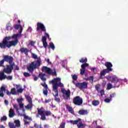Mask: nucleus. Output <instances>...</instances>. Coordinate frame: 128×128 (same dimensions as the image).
Instances as JSON below:
<instances>
[{
  "label": "nucleus",
  "instance_id": "nucleus-1",
  "mask_svg": "<svg viewBox=\"0 0 128 128\" xmlns=\"http://www.w3.org/2000/svg\"><path fill=\"white\" fill-rule=\"evenodd\" d=\"M16 30L20 28V34H14L12 36L5 38L3 40L2 42L0 43V48H10L12 46H16L18 41V40L22 36V27L20 24H16L15 26Z\"/></svg>",
  "mask_w": 128,
  "mask_h": 128
},
{
  "label": "nucleus",
  "instance_id": "nucleus-2",
  "mask_svg": "<svg viewBox=\"0 0 128 128\" xmlns=\"http://www.w3.org/2000/svg\"><path fill=\"white\" fill-rule=\"evenodd\" d=\"M61 80L62 78H56L52 80L53 85V96L54 97V100L57 102H60V99L58 98V86L64 88V84L62 83Z\"/></svg>",
  "mask_w": 128,
  "mask_h": 128
},
{
  "label": "nucleus",
  "instance_id": "nucleus-3",
  "mask_svg": "<svg viewBox=\"0 0 128 128\" xmlns=\"http://www.w3.org/2000/svg\"><path fill=\"white\" fill-rule=\"evenodd\" d=\"M32 56L34 60H37L32 62L27 67V68L30 72H32L34 68H38L40 66V62L42 60L40 57H38V56L35 54L32 53Z\"/></svg>",
  "mask_w": 128,
  "mask_h": 128
},
{
  "label": "nucleus",
  "instance_id": "nucleus-4",
  "mask_svg": "<svg viewBox=\"0 0 128 128\" xmlns=\"http://www.w3.org/2000/svg\"><path fill=\"white\" fill-rule=\"evenodd\" d=\"M107 79L114 84V88H118L120 86L124 85V82H128V79L118 78L116 76H108Z\"/></svg>",
  "mask_w": 128,
  "mask_h": 128
},
{
  "label": "nucleus",
  "instance_id": "nucleus-5",
  "mask_svg": "<svg viewBox=\"0 0 128 128\" xmlns=\"http://www.w3.org/2000/svg\"><path fill=\"white\" fill-rule=\"evenodd\" d=\"M14 108H16V112H18V116H24V122L25 124H28L32 120V118L30 117H28L27 116H26V114H24V109L22 110V113L20 114V112H18V106L17 104H14Z\"/></svg>",
  "mask_w": 128,
  "mask_h": 128
},
{
  "label": "nucleus",
  "instance_id": "nucleus-6",
  "mask_svg": "<svg viewBox=\"0 0 128 128\" xmlns=\"http://www.w3.org/2000/svg\"><path fill=\"white\" fill-rule=\"evenodd\" d=\"M38 114L41 116L40 120H46V116H48L52 114V112L50 111H46L44 108H41L40 109H38Z\"/></svg>",
  "mask_w": 128,
  "mask_h": 128
},
{
  "label": "nucleus",
  "instance_id": "nucleus-7",
  "mask_svg": "<svg viewBox=\"0 0 128 128\" xmlns=\"http://www.w3.org/2000/svg\"><path fill=\"white\" fill-rule=\"evenodd\" d=\"M104 66L107 67L106 69H104L100 72V76H102L106 75V74H108L112 70V64L110 62H106L104 64Z\"/></svg>",
  "mask_w": 128,
  "mask_h": 128
},
{
  "label": "nucleus",
  "instance_id": "nucleus-8",
  "mask_svg": "<svg viewBox=\"0 0 128 128\" xmlns=\"http://www.w3.org/2000/svg\"><path fill=\"white\" fill-rule=\"evenodd\" d=\"M36 26V31L38 32V30H42V32H44L46 36V38H48V40H50V35L48 33L46 32V27L44 26V24L38 22L37 23Z\"/></svg>",
  "mask_w": 128,
  "mask_h": 128
},
{
  "label": "nucleus",
  "instance_id": "nucleus-9",
  "mask_svg": "<svg viewBox=\"0 0 128 128\" xmlns=\"http://www.w3.org/2000/svg\"><path fill=\"white\" fill-rule=\"evenodd\" d=\"M61 92H62V96L64 100H70V90H66L64 88L61 89Z\"/></svg>",
  "mask_w": 128,
  "mask_h": 128
},
{
  "label": "nucleus",
  "instance_id": "nucleus-10",
  "mask_svg": "<svg viewBox=\"0 0 128 128\" xmlns=\"http://www.w3.org/2000/svg\"><path fill=\"white\" fill-rule=\"evenodd\" d=\"M42 72L48 74H52V76H54V74H56V70H54V72H53L50 68L46 66H43L42 68Z\"/></svg>",
  "mask_w": 128,
  "mask_h": 128
},
{
  "label": "nucleus",
  "instance_id": "nucleus-11",
  "mask_svg": "<svg viewBox=\"0 0 128 128\" xmlns=\"http://www.w3.org/2000/svg\"><path fill=\"white\" fill-rule=\"evenodd\" d=\"M73 102L76 106H80L82 104V98L78 96H76L74 98Z\"/></svg>",
  "mask_w": 128,
  "mask_h": 128
},
{
  "label": "nucleus",
  "instance_id": "nucleus-12",
  "mask_svg": "<svg viewBox=\"0 0 128 128\" xmlns=\"http://www.w3.org/2000/svg\"><path fill=\"white\" fill-rule=\"evenodd\" d=\"M4 59L5 62H9L10 66H14V63L13 62L14 58H12V57L10 56H4Z\"/></svg>",
  "mask_w": 128,
  "mask_h": 128
},
{
  "label": "nucleus",
  "instance_id": "nucleus-13",
  "mask_svg": "<svg viewBox=\"0 0 128 128\" xmlns=\"http://www.w3.org/2000/svg\"><path fill=\"white\" fill-rule=\"evenodd\" d=\"M12 70H14V65L7 66L4 69V72H6V74H12Z\"/></svg>",
  "mask_w": 128,
  "mask_h": 128
},
{
  "label": "nucleus",
  "instance_id": "nucleus-14",
  "mask_svg": "<svg viewBox=\"0 0 128 128\" xmlns=\"http://www.w3.org/2000/svg\"><path fill=\"white\" fill-rule=\"evenodd\" d=\"M76 86H78V88H79L80 90L86 88H88V83H86V82H83L82 83H77L76 84Z\"/></svg>",
  "mask_w": 128,
  "mask_h": 128
},
{
  "label": "nucleus",
  "instance_id": "nucleus-15",
  "mask_svg": "<svg viewBox=\"0 0 128 128\" xmlns=\"http://www.w3.org/2000/svg\"><path fill=\"white\" fill-rule=\"evenodd\" d=\"M114 96H116V94L113 93L112 94H110L109 98H106L104 100V102H106L107 104H110V101L112 100V98H114Z\"/></svg>",
  "mask_w": 128,
  "mask_h": 128
},
{
  "label": "nucleus",
  "instance_id": "nucleus-16",
  "mask_svg": "<svg viewBox=\"0 0 128 128\" xmlns=\"http://www.w3.org/2000/svg\"><path fill=\"white\" fill-rule=\"evenodd\" d=\"M41 84L44 86L45 88L43 91V93L45 96H48V85L46 84V82L42 83Z\"/></svg>",
  "mask_w": 128,
  "mask_h": 128
},
{
  "label": "nucleus",
  "instance_id": "nucleus-17",
  "mask_svg": "<svg viewBox=\"0 0 128 128\" xmlns=\"http://www.w3.org/2000/svg\"><path fill=\"white\" fill-rule=\"evenodd\" d=\"M14 86H15V88H16L18 92L22 93V92H24V89L22 88V86H20V84H18V85L14 84Z\"/></svg>",
  "mask_w": 128,
  "mask_h": 128
},
{
  "label": "nucleus",
  "instance_id": "nucleus-18",
  "mask_svg": "<svg viewBox=\"0 0 128 128\" xmlns=\"http://www.w3.org/2000/svg\"><path fill=\"white\" fill-rule=\"evenodd\" d=\"M4 90H6V88L4 86L1 87L0 90V98H4Z\"/></svg>",
  "mask_w": 128,
  "mask_h": 128
},
{
  "label": "nucleus",
  "instance_id": "nucleus-19",
  "mask_svg": "<svg viewBox=\"0 0 128 128\" xmlns=\"http://www.w3.org/2000/svg\"><path fill=\"white\" fill-rule=\"evenodd\" d=\"M38 76L43 82H46V74L40 73L39 74Z\"/></svg>",
  "mask_w": 128,
  "mask_h": 128
},
{
  "label": "nucleus",
  "instance_id": "nucleus-20",
  "mask_svg": "<svg viewBox=\"0 0 128 128\" xmlns=\"http://www.w3.org/2000/svg\"><path fill=\"white\" fill-rule=\"evenodd\" d=\"M9 117L10 118H14V116H16V113L14 111V109L10 108L9 110Z\"/></svg>",
  "mask_w": 128,
  "mask_h": 128
},
{
  "label": "nucleus",
  "instance_id": "nucleus-21",
  "mask_svg": "<svg viewBox=\"0 0 128 128\" xmlns=\"http://www.w3.org/2000/svg\"><path fill=\"white\" fill-rule=\"evenodd\" d=\"M79 114H81L82 116H84L86 114H88V112L86 110H80L78 112Z\"/></svg>",
  "mask_w": 128,
  "mask_h": 128
},
{
  "label": "nucleus",
  "instance_id": "nucleus-22",
  "mask_svg": "<svg viewBox=\"0 0 128 128\" xmlns=\"http://www.w3.org/2000/svg\"><path fill=\"white\" fill-rule=\"evenodd\" d=\"M20 50L21 52H24L26 56L28 55V52H30V50L26 48H21Z\"/></svg>",
  "mask_w": 128,
  "mask_h": 128
},
{
  "label": "nucleus",
  "instance_id": "nucleus-23",
  "mask_svg": "<svg viewBox=\"0 0 128 128\" xmlns=\"http://www.w3.org/2000/svg\"><path fill=\"white\" fill-rule=\"evenodd\" d=\"M98 96H104V90L102 89H100L98 90Z\"/></svg>",
  "mask_w": 128,
  "mask_h": 128
},
{
  "label": "nucleus",
  "instance_id": "nucleus-24",
  "mask_svg": "<svg viewBox=\"0 0 128 128\" xmlns=\"http://www.w3.org/2000/svg\"><path fill=\"white\" fill-rule=\"evenodd\" d=\"M14 124L15 126H16V128H20V120H15L14 121Z\"/></svg>",
  "mask_w": 128,
  "mask_h": 128
},
{
  "label": "nucleus",
  "instance_id": "nucleus-25",
  "mask_svg": "<svg viewBox=\"0 0 128 128\" xmlns=\"http://www.w3.org/2000/svg\"><path fill=\"white\" fill-rule=\"evenodd\" d=\"M6 78V76L4 75V72H0V80H4V78Z\"/></svg>",
  "mask_w": 128,
  "mask_h": 128
},
{
  "label": "nucleus",
  "instance_id": "nucleus-26",
  "mask_svg": "<svg viewBox=\"0 0 128 128\" xmlns=\"http://www.w3.org/2000/svg\"><path fill=\"white\" fill-rule=\"evenodd\" d=\"M25 98L27 101H28V104H32V98L28 95H26Z\"/></svg>",
  "mask_w": 128,
  "mask_h": 128
},
{
  "label": "nucleus",
  "instance_id": "nucleus-27",
  "mask_svg": "<svg viewBox=\"0 0 128 128\" xmlns=\"http://www.w3.org/2000/svg\"><path fill=\"white\" fill-rule=\"evenodd\" d=\"M77 126L78 128H84L86 126L82 124V120H80L77 124Z\"/></svg>",
  "mask_w": 128,
  "mask_h": 128
},
{
  "label": "nucleus",
  "instance_id": "nucleus-28",
  "mask_svg": "<svg viewBox=\"0 0 128 128\" xmlns=\"http://www.w3.org/2000/svg\"><path fill=\"white\" fill-rule=\"evenodd\" d=\"M80 120H82L80 118H78V120H71L70 122L71 124H78V122H80Z\"/></svg>",
  "mask_w": 128,
  "mask_h": 128
},
{
  "label": "nucleus",
  "instance_id": "nucleus-29",
  "mask_svg": "<svg viewBox=\"0 0 128 128\" xmlns=\"http://www.w3.org/2000/svg\"><path fill=\"white\" fill-rule=\"evenodd\" d=\"M84 65H82L81 66V68L82 69H80V74H82V76H84V72L86 70V68H84Z\"/></svg>",
  "mask_w": 128,
  "mask_h": 128
},
{
  "label": "nucleus",
  "instance_id": "nucleus-30",
  "mask_svg": "<svg viewBox=\"0 0 128 128\" xmlns=\"http://www.w3.org/2000/svg\"><path fill=\"white\" fill-rule=\"evenodd\" d=\"M92 104L94 106H98L100 104V102H98V100H94L92 102Z\"/></svg>",
  "mask_w": 128,
  "mask_h": 128
},
{
  "label": "nucleus",
  "instance_id": "nucleus-31",
  "mask_svg": "<svg viewBox=\"0 0 128 128\" xmlns=\"http://www.w3.org/2000/svg\"><path fill=\"white\" fill-rule=\"evenodd\" d=\"M27 110H30L32 108V103H28V104L25 106Z\"/></svg>",
  "mask_w": 128,
  "mask_h": 128
},
{
  "label": "nucleus",
  "instance_id": "nucleus-32",
  "mask_svg": "<svg viewBox=\"0 0 128 128\" xmlns=\"http://www.w3.org/2000/svg\"><path fill=\"white\" fill-rule=\"evenodd\" d=\"M49 46L52 48L53 50H54V48H56V47L54 46V44L52 42H50L49 44Z\"/></svg>",
  "mask_w": 128,
  "mask_h": 128
},
{
  "label": "nucleus",
  "instance_id": "nucleus-33",
  "mask_svg": "<svg viewBox=\"0 0 128 128\" xmlns=\"http://www.w3.org/2000/svg\"><path fill=\"white\" fill-rule=\"evenodd\" d=\"M67 109L68 110V112H70V114H74V110L70 106H67Z\"/></svg>",
  "mask_w": 128,
  "mask_h": 128
},
{
  "label": "nucleus",
  "instance_id": "nucleus-34",
  "mask_svg": "<svg viewBox=\"0 0 128 128\" xmlns=\"http://www.w3.org/2000/svg\"><path fill=\"white\" fill-rule=\"evenodd\" d=\"M8 126H9L10 128H16V126H14V123H12L10 122L8 123Z\"/></svg>",
  "mask_w": 128,
  "mask_h": 128
},
{
  "label": "nucleus",
  "instance_id": "nucleus-35",
  "mask_svg": "<svg viewBox=\"0 0 128 128\" xmlns=\"http://www.w3.org/2000/svg\"><path fill=\"white\" fill-rule=\"evenodd\" d=\"M80 62H82L84 64V62L86 64L88 62V59L86 58H82L80 60Z\"/></svg>",
  "mask_w": 128,
  "mask_h": 128
},
{
  "label": "nucleus",
  "instance_id": "nucleus-36",
  "mask_svg": "<svg viewBox=\"0 0 128 128\" xmlns=\"http://www.w3.org/2000/svg\"><path fill=\"white\" fill-rule=\"evenodd\" d=\"M111 88H112V84L110 83H108L107 84V88L106 90H110Z\"/></svg>",
  "mask_w": 128,
  "mask_h": 128
},
{
  "label": "nucleus",
  "instance_id": "nucleus-37",
  "mask_svg": "<svg viewBox=\"0 0 128 128\" xmlns=\"http://www.w3.org/2000/svg\"><path fill=\"white\" fill-rule=\"evenodd\" d=\"M10 92L12 94H16V88H13L11 90Z\"/></svg>",
  "mask_w": 128,
  "mask_h": 128
},
{
  "label": "nucleus",
  "instance_id": "nucleus-38",
  "mask_svg": "<svg viewBox=\"0 0 128 128\" xmlns=\"http://www.w3.org/2000/svg\"><path fill=\"white\" fill-rule=\"evenodd\" d=\"M91 70L94 74H96V72H98V69L96 68H91Z\"/></svg>",
  "mask_w": 128,
  "mask_h": 128
},
{
  "label": "nucleus",
  "instance_id": "nucleus-39",
  "mask_svg": "<svg viewBox=\"0 0 128 128\" xmlns=\"http://www.w3.org/2000/svg\"><path fill=\"white\" fill-rule=\"evenodd\" d=\"M8 120V118L6 116H3L0 118L1 122H4V120Z\"/></svg>",
  "mask_w": 128,
  "mask_h": 128
},
{
  "label": "nucleus",
  "instance_id": "nucleus-40",
  "mask_svg": "<svg viewBox=\"0 0 128 128\" xmlns=\"http://www.w3.org/2000/svg\"><path fill=\"white\" fill-rule=\"evenodd\" d=\"M64 126H66V123L65 122H62L60 124V126L59 128H64Z\"/></svg>",
  "mask_w": 128,
  "mask_h": 128
},
{
  "label": "nucleus",
  "instance_id": "nucleus-41",
  "mask_svg": "<svg viewBox=\"0 0 128 128\" xmlns=\"http://www.w3.org/2000/svg\"><path fill=\"white\" fill-rule=\"evenodd\" d=\"M96 90H97V92H98V90H101V89H100V84H97V85H96Z\"/></svg>",
  "mask_w": 128,
  "mask_h": 128
},
{
  "label": "nucleus",
  "instance_id": "nucleus-42",
  "mask_svg": "<svg viewBox=\"0 0 128 128\" xmlns=\"http://www.w3.org/2000/svg\"><path fill=\"white\" fill-rule=\"evenodd\" d=\"M72 80H78V76H76V74L72 75Z\"/></svg>",
  "mask_w": 128,
  "mask_h": 128
},
{
  "label": "nucleus",
  "instance_id": "nucleus-43",
  "mask_svg": "<svg viewBox=\"0 0 128 128\" xmlns=\"http://www.w3.org/2000/svg\"><path fill=\"white\" fill-rule=\"evenodd\" d=\"M24 76H26V77H28V76H30V73L24 72Z\"/></svg>",
  "mask_w": 128,
  "mask_h": 128
},
{
  "label": "nucleus",
  "instance_id": "nucleus-44",
  "mask_svg": "<svg viewBox=\"0 0 128 128\" xmlns=\"http://www.w3.org/2000/svg\"><path fill=\"white\" fill-rule=\"evenodd\" d=\"M88 80H90V82L92 83V82H94V76L89 77Z\"/></svg>",
  "mask_w": 128,
  "mask_h": 128
},
{
  "label": "nucleus",
  "instance_id": "nucleus-45",
  "mask_svg": "<svg viewBox=\"0 0 128 128\" xmlns=\"http://www.w3.org/2000/svg\"><path fill=\"white\" fill-rule=\"evenodd\" d=\"M17 101L18 102V104H22V102H24V99L22 98H18L17 100Z\"/></svg>",
  "mask_w": 128,
  "mask_h": 128
},
{
  "label": "nucleus",
  "instance_id": "nucleus-46",
  "mask_svg": "<svg viewBox=\"0 0 128 128\" xmlns=\"http://www.w3.org/2000/svg\"><path fill=\"white\" fill-rule=\"evenodd\" d=\"M4 92L6 94H8V96H10V94H12L10 92V91H8V90H6V88Z\"/></svg>",
  "mask_w": 128,
  "mask_h": 128
},
{
  "label": "nucleus",
  "instance_id": "nucleus-47",
  "mask_svg": "<svg viewBox=\"0 0 128 128\" xmlns=\"http://www.w3.org/2000/svg\"><path fill=\"white\" fill-rule=\"evenodd\" d=\"M6 28L8 30H10L12 28L10 25H6Z\"/></svg>",
  "mask_w": 128,
  "mask_h": 128
},
{
  "label": "nucleus",
  "instance_id": "nucleus-48",
  "mask_svg": "<svg viewBox=\"0 0 128 128\" xmlns=\"http://www.w3.org/2000/svg\"><path fill=\"white\" fill-rule=\"evenodd\" d=\"M46 42V38L45 36H43L42 37V42Z\"/></svg>",
  "mask_w": 128,
  "mask_h": 128
},
{
  "label": "nucleus",
  "instance_id": "nucleus-49",
  "mask_svg": "<svg viewBox=\"0 0 128 128\" xmlns=\"http://www.w3.org/2000/svg\"><path fill=\"white\" fill-rule=\"evenodd\" d=\"M4 63V59H3L0 62V66H2V64Z\"/></svg>",
  "mask_w": 128,
  "mask_h": 128
},
{
  "label": "nucleus",
  "instance_id": "nucleus-50",
  "mask_svg": "<svg viewBox=\"0 0 128 128\" xmlns=\"http://www.w3.org/2000/svg\"><path fill=\"white\" fill-rule=\"evenodd\" d=\"M43 44V46H44V48H46V46H48V42H42Z\"/></svg>",
  "mask_w": 128,
  "mask_h": 128
},
{
  "label": "nucleus",
  "instance_id": "nucleus-51",
  "mask_svg": "<svg viewBox=\"0 0 128 128\" xmlns=\"http://www.w3.org/2000/svg\"><path fill=\"white\" fill-rule=\"evenodd\" d=\"M52 102V100L48 99V100H45V104H48V102Z\"/></svg>",
  "mask_w": 128,
  "mask_h": 128
},
{
  "label": "nucleus",
  "instance_id": "nucleus-52",
  "mask_svg": "<svg viewBox=\"0 0 128 128\" xmlns=\"http://www.w3.org/2000/svg\"><path fill=\"white\" fill-rule=\"evenodd\" d=\"M32 30V27H28L27 30V32H30Z\"/></svg>",
  "mask_w": 128,
  "mask_h": 128
},
{
  "label": "nucleus",
  "instance_id": "nucleus-53",
  "mask_svg": "<svg viewBox=\"0 0 128 128\" xmlns=\"http://www.w3.org/2000/svg\"><path fill=\"white\" fill-rule=\"evenodd\" d=\"M19 106L21 108H24V104H22V103H19Z\"/></svg>",
  "mask_w": 128,
  "mask_h": 128
},
{
  "label": "nucleus",
  "instance_id": "nucleus-54",
  "mask_svg": "<svg viewBox=\"0 0 128 128\" xmlns=\"http://www.w3.org/2000/svg\"><path fill=\"white\" fill-rule=\"evenodd\" d=\"M46 62L48 64H50V59L48 58H45Z\"/></svg>",
  "mask_w": 128,
  "mask_h": 128
},
{
  "label": "nucleus",
  "instance_id": "nucleus-55",
  "mask_svg": "<svg viewBox=\"0 0 128 128\" xmlns=\"http://www.w3.org/2000/svg\"><path fill=\"white\" fill-rule=\"evenodd\" d=\"M4 104L6 106H8V100H4Z\"/></svg>",
  "mask_w": 128,
  "mask_h": 128
},
{
  "label": "nucleus",
  "instance_id": "nucleus-56",
  "mask_svg": "<svg viewBox=\"0 0 128 128\" xmlns=\"http://www.w3.org/2000/svg\"><path fill=\"white\" fill-rule=\"evenodd\" d=\"M6 78L7 80H12V76H8Z\"/></svg>",
  "mask_w": 128,
  "mask_h": 128
},
{
  "label": "nucleus",
  "instance_id": "nucleus-57",
  "mask_svg": "<svg viewBox=\"0 0 128 128\" xmlns=\"http://www.w3.org/2000/svg\"><path fill=\"white\" fill-rule=\"evenodd\" d=\"M82 65L84 66V68H86V66H88V64H82Z\"/></svg>",
  "mask_w": 128,
  "mask_h": 128
},
{
  "label": "nucleus",
  "instance_id": "nucleus-58",
  "mask_svg": "<svg viewBox=\"0 0 128 128\" xmlns=\"http://www.w3.org/2000/svg\"><path fill=\"white\" fill-rule=\"evenodd\" d=\"M34 42H30V44H31V46H34Z\"/></svg>",
  "mask_w": 128,
  "mask_h": 128
},
{
  "label": "nucleus",
  "instance_id": "nucleus-59",
  "mask_svg": "<svg viewBox=\"0 0 128 128\" xmlns=\"http://www.w3.org/2000/svg\"><path fill=\"white\" fill-rule=\"evenodd\" d=\"M92 124H96V126L97 124L96 121H94L92 123Z\"/></svg>",
  "mask_w": 128,
  "mask_h": 128
},
{
  "label": "nucleus",
  "instance_id": "nucleus-60",
  "mask_svg": "<svg viewBox=\"0 0 128 128\" xmlns=\"http://www.w3.org/2000/svg\"><path fill=\"white\" fill-rule=\"evenodd\" d=\"M44 128H48V125H44Z\"/></svg>",
  "mask_w": 128,
  "mask_h": 128
},
{
  "label": "nucleus",
  "instance_id": "nucleus-61",
  "mask_svg": "<svg viewBox=\"0 0 128 128\" xmlns=\"http://www.w3.org/2000/svg\"><path fill=\"white\" fill-rule=\"evenodd\" d=\"M34 126H35V128H38V124H34Z\"/></svg>",
  "mask_w": 128,
  "mask_h": 128
},
{
  "label": "nucleus",
  "instance_id": "nucleus-62",
  "mask_svg": "<svg viewBox=\"0 0 128 128\" xmlns=\"http://www.w3.org/2000/svg\"><path fill=\"white\" fill-rule=\"evenodd\" d=\"M0 128H5L4 126L2 125H0Z\"/></svg>",
  "mask_w": 128,
  "mask_h": 128
},
{
  "label": "nucleus",
  "instance_id": "nucleus-63",
  "mask_svg": "<svg viewBox=\"0 0 128 128\" xmlns=\"http://www.w3.org/2000/svg\"><path fill=\"white\" fill-rule=\"evenodd\" d=\"M38 80V77H34V80Z\"/></svg>",
  "mask_w": 128,
  "mask_h": 128
},
{
  "label": "nucleus",
  "instance_id": "nucleus-64",
  "mask_svg": "<svg viewBox=\"0 0 128 128\" xmlns=\"http://www.w3.org/2000/svg\"><path fill=\"white\" fill-rule=\"evenodd\" d=\"M52 107L54 108H56V106H54V105H52Z\"/></svg>",
  "mask_w": 128,
  "mask_h": 128
}]
</instances>
